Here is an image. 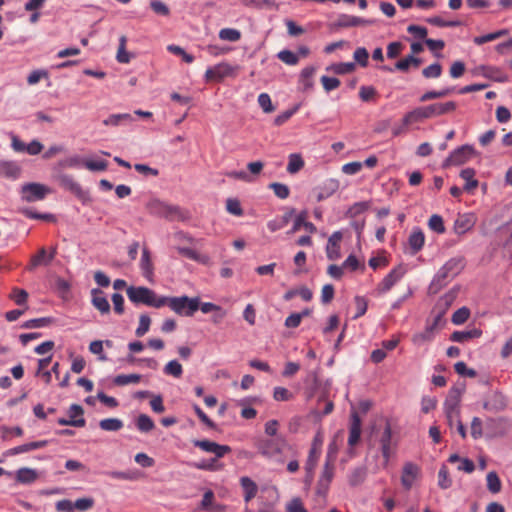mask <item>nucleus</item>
<instances>
[{
  "label": "nucleus",
  "mask_w": 512,
  "mask_h": 512,
  "mask_svg": "<svg viewBox=\"0 0 512 512\" xmlns=\"http://www.w3.org/2000/svg\"><path fill=\"white\" fill-rule=\"evenodd\" d=\"M457 108V103L454 101H447L444 103H433L427 106H421L406 113L403 117L404 126H410L415 123L423 122L427 119L440 117L454 112Z\"/></svg>",
  "instance_id": "f257e3e1"
},
{
  "label": "nucleus",
  "mask_w": 512,
  "mask_h": 512,
  "mask_svg": "<svg viewBox=\"0 0 512 512\" xmlns=\"http://www.w3.org/2000/svg\"><path fill=\"white\" fill-rule=\"evenodd\" d=\"M129 300L135 304H144L146 306L161 308L164 306V296H158L153 290L139 286H130L126 289Z\"/></svg>",
  "instance_id": "f03ea898"
},
{
  "label": "nucleus",
  "mask_w": 512,
  "mask_h": 512,
  "mask_svg": "<svg viewBox=\"0 0 512 512\" xmlns=\"http://www.w3.org/2000/svg\"><path fill=\"white\" fill-rule=\"evenodd\" d=\"M163 300L164 306H168L178 315L192 316L199 309V298L188 296L166 297Z\"/></svg>",
  "instance_id": "7ed1b4c3"
},
{
  "label": "nucleus",
  "mask_w": 512,
  "mask_h": 512,
  "mask_svg": "<svg viewBox=\"0 0 512 512\" xmlns=\"http://www.w3.org/2000/svg\"><path fill=\"white\" fill-rule=\"evenodd\" d=\"M50 193L51 189L40 183H27L21 187V198L26 202L43 200Z\"/></svg>",
  "instance_id": "20e7f679"
},
{
  "label": "nucleus",
  "mask_w": 512,
  "mask_h": 512,
  "mask_svg": "<svg viewBox=\"0 0 512 512\" xmlns=\"http://www.w3.org/2000/svg\"><path fill=\"white\" fill-rule=\"evenodd\" d=\"M474 155V149L470 145H463L450 153L444 161L443 167L459 166L466 163Z\"/></svg>",
  "instance_id": "39448f33"
},
{
  "label": "nucleus",
  "mask_w": 512,
  "mask_h": 512,
  "mask_svg": "<svg viewBox=\"0 0 512 512\" xmlns=\"http://www.w3.org/2000/svg\"><path fill=\"white\" fill-rule=\"evenodd\" d=\"M193 445L204 452L211 453L216 458H222L226 454L231 452V447L228 445H220L216 442L203 439V440H194Z\"/></svg>",
  "instance_id": "423d86ee"
},
{
  "label": "nucleus",
  "mask_w": 512,
  "mask_h": 512,
  "mask_svg": "<svg viewBox=\"0 0 512 512\" xmlns=\"http://www.w3.org/2000/svg\"><path fill=\"white\" fill-rule=\"evenodd\" d=\"M405 272L406 269L402 265L392 269L378 284L377 291L380 294L388 292L404 276Z\"/></svg>",
  "instance_id": "0eeeda50"
},
{
  "label": "nucleus",
  "mask_w": 512,
  "mask_h": 512,
  "mask_svg": "<svg viewBox=\"0 0 512 512\" xmlns=\"http://www.w3.org/2000/svg\"><path fill=\"white\" fill-rule=\"evenodd\" d=\"M374 19H364L354 15L340 14L334 22L336 28H349L356 26H369L375 24Z\"/></svg>",
  "instance_id": "6e6552de"
},
{
  "label": "nucleus",
  "mask_w": 512,
  "mask_h": 512,
  "mask_svg": "<svg viewBox=\"0 0 512 512\" xmlns=\"http://www.w3.org/2000/svg\"><path fill=\"white\" fill-rule=\"evenodd\" d=\"M339 188V182L335 179H328L313 189V194L318 202L331 197Z\"/></svg>",
  "instance_id": "1a4fd4ad"
},
{
  "label": "nucleus",
  "mask_w": 512,
  "mask_h": 512,
  "mask_svg": "<svg viewBox=\"0 0 512 512\" xmlns=\"http://www.w3.org/2000/svg\"><path fill=\"white\" fill-rule=\"evenodd\" d=\"M233 72V68L228 63H219L210 67L205 72L207 82H219Z\"/></svg>",
  "instance_id": "9d476101"
},
{
  "label": "nucleus",
  "mask_w": 512,
  "mask_h": 512,
  "mask_svg": "<svg viewBox=\"0 0 512 512\" xmlns=\"http://www.w3.org/2000/svg\"><path fill=\"white\" fill-rule=\"evenodd\" d=\"M57 181L59 185L64 188L65 190L70 191L73 193L76 197H78L81 200H84L86 197V192L82 189L80 184L75 181L73 176L68 174H61L58 176Z\"/></svg>",
  "instance_id": "9b49d317"
},
{
  "label": "nucleus",
  "mask_w": 512,
  "mask_h": 512,
  "mask_svg": "<svg viewBox=\"0 0 512 512\" xmlns=\"http://www.w3.org/2000/svg\"><path fill=\"white\" fill-rule=\"evenodd\" d=\"M420 473V468L412 463L407 462L403 466L402 475H401V484L406 490H410L418 478Z\"/></svg>",
  "instance_id": "f8f14e48"
},
{
  "label": "nucleus",
  "mask_w": 512,
  "mask_h": 512,
  "mask_svg": "<svg viewBox=\"0 0 512 512\" xmlns=\"http://www.w3.org/2000/svg\"><path fill=\"white\" fill-rule=\"evenodd\" d=\"M476 223V217L472 213L460 214L454 222V232L463 235L470 231Z\"/></svg>",
  "instance_id": "ddd939ff"
},
{
  "label": "nucleus",
  "mask_w": 512,
  "mask_h": 512,
  "mask_svg": "<svg viewBox=\"0 0 512 512\" xmlns=\"http://www.w3.org/2000/svg\"><path fill=\"white\" fill-rule=\"evenodd\" d=\"M91 303L101 314L110 313V304L101 289L93 288L91 290Z\"/></svg>",
  "instance_id": "4468645a"
},
{
  "label": "nucleus",
  "mask_w": 512,
  "mask_h": 512,
  "mask_svg": "<svg viewBox=\"0 0 512 512\" xmlns=\"http://www.w3.org/2000/svg\"><path fill=\"white\" fill-rule=\"evenodd\" d=\"M342 239V233L340 231L334 232L328 239L326 245V254L329 260H337L340 258V241Z\"/></svg>",
  "instance_id": "2eb2a0df"
},
{
  "label": "nucleus",
  "mask_w": 512,
  "mask_h": 512,
  "mask_svg": "<svg viewBox=\"0 0 512 512\" xmlns=\"http://www.w3.org/2000/svg\"><path fill=\"white\" fill-rule=\"evenodd\" d=\"M47 445H48L47 440H40V441H33V442L25 443V444L13 447L11 449H8L7 451L4 452V456L8 457V456H14L17 454L30 452L33 450L44 448Z\"/></svg>",
  "instance_id": "dca6fc26"
},
{
  "label": "nucleus",
  "mask_w": 512,
  "mask_h": 512,
  "mask_svg": "<svg viewBox=\"0 0 512 512\" xmlns=\"http://www.w3.org/2000/svg\"><path fill=\"white\" fill-rule=\"evenodd\" d=\"M425 243V235L423 231L416 227L414 228L409 237H408V246L410 249V254L415 255L418 253L424 246Z\"/></svg>",
  "instance_id": "f3484780"
},
{
  "label": "nucleus",
  "mask_w": 512,
  "mask_h": 512,
  "mask_svg": "<svg viewBox=\"0 0 512 512\" xmlns=\"http://www.w3.org/2000/svg\"><path fill=\"white\" fill-rule=\"evenodd\" d=\"M361 436V419L357 412L351 414V423L349 428L348 444L353 447L358 443Z\"/></svg>",
  "instance_id": "a211bd4d"
},
{
  "label": "nucleus",
  "mask_w": 512,
  "mask_h": 512,
  "mask_svg": "<svg viewBox=\"0 0 512 512\" xmlns=\"http://www.w3.org/2000/svg\"><path fill=\"white\" fill-rule=\"evenodd\" d=\"M392 429L389 423L386 424L380 438L382 455L387 463L391 455Z\"/></svg>",
  "instance_id": "6ab92c4d"
},
{
  "label": "nucleus",
  "mask_w": 512,
  "mask_h": 512,
  "mask_svg": "<svg viewBox=\"0 0 512 512\" xmlns=\"http://www.w3.org/2000/svg\"><path fill=\"white\" fill-rule=\"evenodd\" d=\"M463 267L462 258H452L448 260L443 267L440 269L439 274L441 277H448L450 275H456Z\"/></svg>",
  "instance_id": "aec40b11"
},
{
  "label": "nucleus",
  "mask_w": 512,
  "mask_h": 512,
  "mask_svg": "<svg viewBox=\"0 0 512 512\" xmlns=\"http://www.w3.org/2000/svg\"><path fill=\"white\" fill-rule=\"evenodd\" d=\"M257 448L259 453L265 457H272L281 452L279 445L273 439L260 441L257 444Z\"/></svg>",
  "instance_id": "412c9836"
},
{
  "label": "nucleus",
  "mask_w": 512,
  "mask_h": 512,
  "mask_svg": "<svg viewBox=\"0 0 512 512\" xmlns=\"http://www.w3.org/2000/svg\"><path fill=\"white\" fill-rule=\"evenodd\" d=\"M20 167L12 161H0V177L17 179L20 175Z\"/></svg>",
  "instance_id": "4be33fe9"
},
{
  "label": "nucleus",
  "mask_w": 512,
  "mask_h": 512,
  "mask_svg": "<svg viewBox=\"0 0 512 512\" xmlns=\"http://www.w3.org/2000/svg\"><path fill=\"white\" fill-rule=\"evenodd\" d=\"M38 478V473L35 469L23 467L16 472V480L21 484H31Z\"/></svg>",
  "instance_id": "5701e85b"
},
{
  "label": "nucleus",
  "mask_w": 512,
  "mask_h": 512,
  "mask_svg": "<svg viewBox=\"0 0 512 512\" xmlns=\"http://www.w3.org/2000/svg\"><path fill=\"white\" fill-rule=\"evenodd\" d=\"M437 323L434 322L432 325H429L426 327V329L423 332L417 333L412 337V342L415 345H422L426 342H430L434 338L435 328Z\"/></svg>",
  "instance_id": "b1692460"
},
{
  "label": "nucleus",
  "mask_w": 512,
  "mask_h": 512,
  "mask_svg": "<svg viewBox=\"0 0 512 512\" xmlns=\"http://www.w3.org/2000/svg\"><path fill=\"white\" fill-rule=\"evenodd\" d=\"M482 75L486 78L492 79L496 82H506L508 80L507 75H505L501 69L492 66H482L480 67Z\"/></svg>",
  "instance_id": "393cba45"
},
{
  "label": "nucleus",
  "mask_w": 512,
  "mask_h": 512,
  "mask_svg": "<svg viewBox=\"0 0 512 512\" xmlns=\"http://www.w3.org/2000/svg\"><path fill=\"white\" fill-rule=\"evenodd\" d=\"M482 334L479 329H472L467 331H454L450 339L454 342L464 343L470 339L480 337Z\"/></svg>",
  "instance_id": "a878e982"
},
{
  "label": "nucleus",
  "mask_w": 512,
  "mask_h": 512,
  "mask_svg": "<svg viewBox=\"0 0 512 512\" xmlns=\"http://www.w3.org/2000/svg\"><path fill=\"white\" fill-rule=\"evenodd\" d=\"M140 268L142 270L144 277L150 278L153 275V264L150 252L146 247H144L142 250Z\"/></svg>",
  "instance_id": "bb28decb"
},
{
  "label": "nucleus",
  "mask_w": 512,
  "mask_h": 512,
  "mask_svg": "<svg viewBox=\"0 0 512 512\" xmlns=\"http://www.w3.org/2000/svg\"><path fill=\"white\" fill-rule=\"evenodd\" d=\"M509 33L507 29H500L492 33H488L482 36H476L473 38L474 44L481 46L487 42L494 41L496 39H499L503 36H506Z\"/></svg>",
  "instance_id": "cd10ccee"
},
{
  "label": "nucleus",
  "mask_w": 512,
  "mask_h": 512,
  "mask_svg": "<svg viewBox=\"0 0 512 512\" xmlns=\"http://www.w3.org/2000/svg\"><path fill=\"white\" fill-rule=\"evenodd\" d=\"M240 482L244 490V500L245 502H249L255 497L257 493V486L249 477H242Z\"/></svg>",
  "instance_id": "c85d7f7f"
},
{
  "label": "nucleus",
  "mask_w": 512,
  "mask_h": 512,
  "mask_svg": "<svg viewBox=\"0 0 512 512\" xmlns=\"http://www.w3.org/2000/svg\"><path fill=\"white\" fill-rule=\"evenodd\" d=\"M321 451H320V444L317 446L316 441L312 443V446L309 451V455L307 457L306 463H305V470H314L318 459L320 457Z\"/></svg>",
  "instance_id": "c756f323"
},
{
  "label": "nucleus",
  "mask_w": 512,
  "mask_h": 512,
  "mask_svg": "<svg viewBox=\"0 0 512 512\" xmlns=\"http://www.w3.org/2000/svg\"><path fill=\"white\" fill-rule=\"evenodd\" d=\"M421 63H422L421 59H419L413 55H409V56L399 60L398 62H396L395 69L405 72L411 66H413L414 68H418L421 65Z\"/></svg>",
  "instance_id": "7c9ffc66"
},
{
  "label": "nucleus",
  "mask_w": 512,
  "mask_h": 512,
  "mask_svg": "<svg viewBox=\"0 0 512 512\" xmlns=\"http://www.w3.org/2000/svg\"><path fill=\"white\" fill-rule=\"evenodd\" d=\"M460 176L463 180L466 181L464 189L466 191H471L478 186V181L474 178L475 171L472 168L463 169L460 173Z\"/></svg>",
  "instance_id": "2f4dec72"
},
{
  "label": "nucleus",
  "mask_w": 512,
  "mask_h": 512,
  "mask_svg": "<svg viewBox=\"0 0 512 512\" xmlns=\"http://www.w3.org/2000/svg\"><path fill=\"white\" fill-rule=\"evenodd\" d=\"M486 481H487V489L491 493L497 494L501 491L502 483H501L499 476L497 475V473L495 471H490L487 474Z\"/></svg>",
  "instance_id": "473e14b6"
},
{
  "label": "nucleus",
  "mask_w": 512,
  "mask_h": 512,
  "mask_svg": "<svg viewBox=\"0 0 512 512\" xmlns=\"http://www.w3.org/2000/svg\"><path fill=\"white\" fill-rule=\"evenodd\" d=\"M136 427L143 433L152 431L155 427L154 421L146 414H140L136 419Z\"/></svg>",
  "instance_id": "72a5a7b5"
},
{
  "label": "nucleus",
  "mask_w": 512,
  "mask_h": 512,
  "mask_svg": "<svg viewBox=\"0 0 512 512\" xmlns=\"http://www.w3.org/2000/svg\"><path fill=\"white\" fill-rule=\"evenodd\" d=\"M367 472L364 467H357L351 471L348 476V482L351 486H358L364 482Z\"/></svg>",
  "instance_id": "f704fd0d"
},
{
  "label": "nucleus",
  "mask_w": 512,
  "mask_h": 512,
  "mask_svg": "<svg viewBox=\"0 0 512 512\" xmlns=\"http://www.w3.org/2000/svg\"><path fill=\"white\" fill-rule=\"evenodd\" d=\"M304 167V160L302 159L300 154H290L289 161L287 165V171L290 174H295L299 172Z\"/></svg>",
  "instance_id": "c9c22d12"
},
{
  "label": "nucleus",
  "mask_w": 512,
  "mask_h": 512,
  "mask_svg": "<svg viewBox=\"0 0 512 512\" xmlns=\"http://www.w3.org/2000/svg\"><path fill=\"white\" fill-rule=\"evenodd\" d=\"M141 378L142 376L139 374H120L114 378L113 382L117 386H125L128 384L139 383Z\"/></svg>",
  "instance_id": "e433bc0d"
},
{
  "label": "nucleus",
  "mask_w": 512,
  "mask_h": 512,
  "mask_svg": "<svg viewBox=\"0 0 512 512\" xmlns=\"http://www.w3.org/2000/svg\"><path fill=\"white\" fill-rule=\"evenodd\" d=\"M99 427L104 431H119L123 428V422L118 418H106L99 422Z\"/></svg>",
  "instance_id": "4c0bfd02"
},
{
  "label": "nucleus",
  "mask_w": 512,
  "mask_h": 512,
  "mask_svg": "<svg viewBox=\"0 0 512 512\" xmlns=\"http://www.w3.org/2000/svg\"><path fill=\"white\" fill-rule=\"evenodd\" d=\"M53 319L50 317L35 318L25 321L21 327L24 329L42 328L52 324Z\"/></svg>",
  "instance_id": "58836bf2"
},
{
  "label": "nucleus",
  "mask_w": 512,
  "mask_h": 512,
  "mask_svg": "<svg viewBox=\"0 0 512 512\" xmlns=\"http://www.w3.org/2000/svg\"><path fill=\"white\" fill-rule=\"evenodd\" d=\"M334 470V459L332 458L330 453H328L320 478L332 482L334 477Z\"/></svg>",
  "instance_id": "ea45409f"
},
{
  "label": "nucleus",
  "mask_w": 512,
  "mask_h": 512,
  "mask_svg": "<svg viewBox=\"0 0 512 512\" xmlns=\"http://www.w3.org/2000/svg\"><path fill=\"white\" fill-rule=\"evenodd\" d=\"M454 91L453 88H445L439 91H427L420 97V102H427L433 99L444 98Z\"/></svg>",
  "instance_id": "a19ab883"
},
{
  "label": "nucleus",
  "mask_w": 512,
  "mask_h": 512,
  "mask_svg": "<svg viewBox=\"0 0 512 512\" xmlns=\"http://www.w3.org/2000/svg\"><path fill=\"white\" fill-rule=\"evenodd\" d=\"M127 37L122 35L119 39V47L116 55V59L119 63L127 64L130 62V55L126 51Z\"/></svg>",
  "instance_id": "79ce46f5"
},
{
  "label": "nucleus",
  "mask_w": 512,
  "mask_h": 512,
  "mask_svg": "<svg viewBox=\"0 0 512 512\" xmlns=\"http://www.w3.org/2000/svg\"><path fill=\"white\" fill-rule=\"evenodd\" d=\"M163 372L166 375L180 378L183 373V368L177 360H171L164 366Z\"/></svg>",
  "instance_id": "37998d69"
},
{
  "label": "nucleus",
  "mask_w": 512,
  "mask_h": 512,
  "mask_svg": "<svg viewBox=\"0 0 512 512\" xmlns=\"http://www.w3.org/2000/svg\"><path fill=\"white\" fill-rule=\"evenodd\" d=\"M428 227L432 231L443 234L445 232V225L442 216L433 214L428 220Z\"/></svg>",
  "instance_id": "c03bdc74"
},
{
  "label": "nucleus",
  "mask_w": 512,
  "mask_h": 512,
  "mask_svg": "<svg viewBox=\"0 0 512 512\" xmlns=\"http://www.w3.org/2000/svg\"><path fill=\"white\" fill-rule=\"evenodd\" d=\"M219 38L224 41L237 42L241 38V32L234 28H223L219 31Z\"/></svg>",
  "instance_id": "a18cd8bd"
},
{
  "label": "nucleus",
  "mask_w": 512,
  "mask_h": 512,
  "mask_svg": "<svg viewBox=\"0 0 512 512\" xmlns=\"http://www.w3.org/2000/svg\"><path fill=\"white\" fill-rule=\"evenodd\" d=\"M277 57L279 60H281L283 63L294 66L297 65L299 62V56L290 51V50H282L277 54Z\"/></svg>",
  "instance_id": "49530a36"
},
{
  "label": "nucleus",
  "mask_w": 512,
  "mask_h": 512,
  "mask_svg": "<svg viewBox=\"0 0 512 512\" xmlns=\"http://www.w3.org/2000/svg\"><path fill=\"white\" fill-rule=\"evenodd\" d=\"M167 50L174 55L180 56L186 63L190 64L194 61V56L188 54L182 47L178 45L170 44L167 46Z\"/></svg>",
  "instance_id": "de8ad7c7"
},
{
  "label": "nucleus",
  "mask_w": 512,
  "mask_h": 512,
  "mask_svg": "<svg viewBox=\"0 0 512 512\" xmlns=\"http://www.w3.org/2000/svg\"><path fill=\"white\" fill-rule=\"evenodd\" d=\"M151 318L147 314H141L139 317V325L135 330L137 337L144 336L150 328Z\"/></svg>",
  "instance_id": "09e8293b"
},
{
  "label": "nucleus",
  "mask_w": 512,
  "mask_h": 512,
  "mask_svg": "<svg viewBox=\"0 0 512 512\" xmlns=\"http://www.w3.org/2000/svg\"><path fill=\"white\" fill-rule=\"evenodd\" d=\"M438 485L441 489H448L452 485L447 466L443 465L438 472Z\"/></svg>",
  "instance_id": "8fccbe9b"
},
{
  "label": "nucleus",
  "mask_w": 512,
  "mask_h": 512,
  "mask_svg": "<svg viewBox=\"0 0 512 512\" xmlns=\"http://www.w3.org/2000/svg\"><path fill=\"white\" fill-rule=\"evenodd\" d=\"M132 120V117L128 113L123 114H112L103 121L105 126H118L122 121Z\"/></svg>",
  "instance_id": "3c124183"
},
{
  "label": "nucleus",
  "mask_w": 512,
  "mask_h": 512,
  "mask_svg": "<svg viewBox=\"0 0 512 512\" xmlns=\"http://www.w3.org/2000/svg\"><path fill=\"white\" fill-rule=\"evenodd\" d=\"M442 74V66L439 63H433L422 70V75L427 78H438Z\"/></svg>",
  "instance_id": "603ef678"
},
{
  "label": "nucleus",
  "mask_w": 512,
  "mask_h": 512,
  "mask_svg": "<svg viewBox=\"0 0 512 512\" xmlns=\"http://www.w3.org/2000/svg\"><path fill=\"white\" fill-rule=\"evenodd\" d=\"M269 188L272 189L274 194L280 199H286L289 197L290 189L285 184L274 182L269 185Z\"/></svg>",
  "instance_id": "864d4df0"
},
{
  "label": "nucleus",
  "mask_w": 512,
  "mask_h": 512,
  "mask_svg": "<svg viewBox=\"0 0 512 512\" xmlns=\"http://www.w3.org/2000/svg\"><path fill=\"white\" fill-rule=\"evenodd\" d=\"M213 500H214V493L211 490L206 491L204 493L202 501H201L202 509L209 511V512L219 511L218 507H214L212 505Z\"/></svg>",
  "instance_id": "5fc2aeb1"
},
{
  "label": "nucleus",
  "mask_w": 512,
  "mask_h": 512,
  "mask_svg": "<svg viewBox=\"0 0 512 512\" xmlns=\"http://www.w3.org/2000/svg\"><path fill=\"white\" fill-rule=\"evenodd\" d=\"M426 21L437 27H458L461 25L460 21H445L439 16L427 18Z\"/></svg>",
  "instance_id": "6e6d98bb"
},
{
  "label": "nucleus",
  "mask_w": 512,
  "mask_h": 512,
  "mask_svg": "<svg viewBox=\"0 0 512 512\" xmlns=\"http://www.w3.org/2000/svg\"><path fill=\"white\" fill-rule=\"evenodd\" d=\"M469 316H470L469 309L466 307H462L453 313L451 320L455 325H460V324H463L464 322H466L467 319L469 318Z\"/></svg>",
  "instance_id": "4d7b16f0"
},
{
  "label": "nucleus",
  "mask_w": 512,
  "mask_h": 512,
  "mask_svg": "<svg viewBox=\"0 0 512 512\" xmlns=\"http://www.w3.org/2000/svg\"><path fill=\"white\" fill-rule=\"evenodd\" d=\"M377 91L372 86H361L359 90V97L364 102H369L375 99Z\"/></svg>",
  "instance_id": "13d9d810"
},
{
  "label": "nucleus",
  "mask_w": 512,
  "mask_h": 512,
  "mask_svg": "<svg viewBox=\"0 0 512 512\" xmlns=\"http://www.w3.org/2000/svg\"><path fill=\"white\" fill-rule=\"evenodd\" d=\"M258 104L265 113H271L275 110L271 98L267 93H261L258 96Z\"/></svg>",
  "instance_id": "bf43d9fd"
},
{
  "label": "nucleus",
  "mask_w": 512,
  "mask_h": 512,
  "mask_svg": "<svg viewBox=\"0 0 512 512\" xmlns=\"http://www.w3.org/2000/svg\"><path fill=\"white\" fill-rule=\"evenodd\" d=\"M370 207V204L369 202H357L355 204H353V206H351L348 211H347V215L349 217H356L358 215H360L361 213L365 212L366 210H368Z\"/></svg>",
  "instance_id": "052dcab7"
},
{
  "label": "nucleus",
  "mask_w": 512,
  "mask_h": 512,
  "mask_svg": "<svg viewBox=\"0 0 512 512\" xmlns=\"http://www.w3.org/2000/svg\"><path fill=\"white\" fill-rule=\"evenodd\" d=\"M273 398L276 401H289L293 399V394L285 387H275L273 392Z\"/></svg>",
  "instance_id": "680f3d73"
},
{
  "label": "nucleus",
  "mask_w": 512,
  "mask_h": 512,
  "mask_svg": "<svg viewBox=\"0 0 512 512\" xmlns=\"http://www.w3.org/2000/svg\"><path fill=\"white\" fill-rule=\"evenodd\" d=\"M353 58L362 67H366L368 65L369 54L364 47L357 48L354 51Z\"/></svg>",
  "instance_id": "e2e57ef3"
},
{
  "label": "nucleus",
  "mask_w": 512,
  "mask_h": 512,
  "mask_svg": "<svg viewBox=\"0 0 512 512\" xmlns=\"http://www.w3.org/2000/svg\"><path fill=\"white\" fill-rule=\"evenodd\" d=\"M354 302H355V306H356V314L354 315L353 318L357 319L366 313L367 307H368V302L362 296H356L354 298Z\"/></svg>",
  "instance_id": "0e129e2a"
},
{
  "label": "nucleus",
  "mask_w": 512,
  "mask_h": 512,
  "mask_svg": "<svg viewBox=\"0 0 512 512\" xmlns=\"http://www.w3.org/2000/svg\"><path fill=\"white\" fill-rule=\"evenodd\" d=\"M83 165L90 171H104L107 169V162L105 160H85Z\"/></svg>",
  "instance_id": "69168bd1"
},
{
  "label": "nucleus",
  "mask_w": 512,
  "mask_h": 512,
  "mask_svg": "<svg viewBox=\"0 0 512 512\" xmlns=\"http://www.w3.org/2000/svg\"><path fill=\"white\" fill-rule=\"evenodd\" d=\"M226 210L230 214L235 215V216L243 215V210L241 208V204L237 199H232V198L228 199L226 201Z\"/></svg>",
  "instance_id": "338daca9"
},
{
  "label": "nucleus",
  "mask_w": 512,
  "mask_h": 512,
  "mask_svg": "<svg viewBox=\"0 0 512 512\" xmlns=\"http://www.w3.org/2000/svg\"><path fill=\"white\" fill-rule=\"evenodd\" d=\"M287 512H307L302 500L299 497L293 498L286 505Z\"/></svg>",
  "instance_id": "774afa93"
}]
</instances>
